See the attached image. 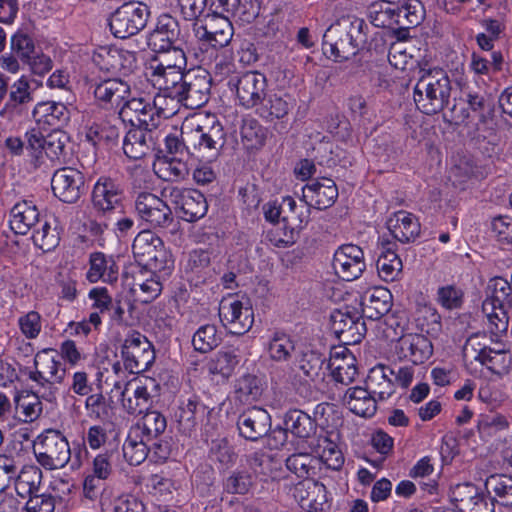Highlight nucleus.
<instances>
[{
	"label": "nucleus",
	"instance_id": "45",
	"mask_svg": "<svg viewBox=\"0 0 512 512\" xmlns=\"http://www.w3.org/2000/svg\"><path fill=\"white\" fill-rule=\"evenodd\" d=\"M266 132V128L257 120H244L240 128L243 148L249 153L260 150L265 145Z\"/></svg>",
	"mask_w": 512,
	"mask_h": 512
},
{
	"label": "nucleus",
	"instance_id": "6",
	"mask_svg": "<svg viewBox=\"0 0 512 512\" xmlns=\"http://www.w3.org/2000/svg\"><path fill=\"white\" fill-rule=\"evenodd\" d=\"M211 85L212 78L207 70L201 67L189 69L170 98L186 108L198 109L208 102Z\"/></svg>",
	"mask_w": 512,
	"mask_h": 512
},
{
	"label": "nucleus",
	"instance_id": "51",
	"mask_svg": "<svg viewBox=\"0 0 512 512\" xmlns=\"http://www.w3.org/2000/svg\"><path fill=\"white\" fill-rule=\"evenodd\" d=\"M487 492L493 493L498 502L503 506H512V477L495 474L485 482Z\"/></svg>",
	"mask_w": 512,
	"mask_h": 512
},
{
	"label": "nucleus",
	"instance_id": "35",
	"mask_svg": "<svg viewBox=\"0 0 512 512\" xmlns=\"http://www.w3.org/2000/svg\"><path fill=\"white\" fill-rule=\"evenodd\" d=\"M282 222L291 230L303 229L310 220L311 209L304 198L297 201L292 196L282 198Z\"/></svg>",
	"mask_w": 512,
	"mask_h": 512
},
{
	"label": "nucleus",
	"instance_id": "28",
	"mask_svg": "<svg viewBox=\"0 0 512 512\" xmlns=\"http://www.w3.org/2000/svg\"><path fill=\"white\" fill-rule=\"evenodd\" d=\"M129 285L135 301L143 304L151 303L162 291V284L153 276L151 270L143 268L133 272V281Z\"/></svg>",
	"mask_w": 512,
	"mask_h": 512
},
{
	"label": "nucleus",
	"instance_id": "31",
	"mask_svg": "<svg viewBox=\"0 0 512 512\" xmlns=\"http://www.w3.org/2000/svg\"><path fill=\"white\" fill-rule=\"evenodd\" d=\"M343 403L356 415L372 417L377 411V400L367 387L355 386L347 389Z\"/></svg>",
	"mask_w": 512,
	"mask_h": 512
},
{
	"label": "nucleus",
	"instance_id": "19",
	"mask_svg": "<svg viewBox=\"0 0 512 512\" xmlns=\"http://www.w3.org/2000/svg\"><path fill=\"white\" fill-rule=\"evenodd\" d=\"M119 115L129 121L132 127L158 129L161 117L156 107L143 98H127L120 108Z\"/></svg>",
	"mask_w": 512,
	"mask_h": 512
},
{
	"label": "nucleus",
	"instance_id": "23",
	"mask_svg": "<svg viewBox=\"0 0 512 512\" xmlns=\"http://www.w3.org/2000/svg\"><path fill=\"white\" fill-rule=\"evenodd\" d=\"M237 428L239 435L244 439L258 441L271 431V416L263 408H249L239 415Z\"/></svg>",
	"mask_w": 512,
	"mask_h": 512
},
{
	"label": "nucleus",
	"instance_id": "53",
	"mask_svg": "<svg viewBox=\"0 0 512 512\" xmlns=\"http://www.w3.org/2000/svg\"><path fill=\"white\" fill-rule=\"evenodd\" d=\"M123 56H126L128 60L131 61L132 52L120 49L101 48L100 52L94 55L93 60L101 70L117 73V71L123 67L120 63Z\"/></svg>",
	"mask_w": 512,
	"mask_h": 512
},
{
	"label": "nucleus",
	"instance_id": "21",
	"mask_svg": "<svg viewBox=\"0 0 512 512\" xmlns=\"http://www.w3.org/2000/svg\"><path fill=\"white\" fill-rule=\"evenodd\" d=\"M333 268L345 281L359 278L366 268L363 250L355 244H344L334 253Z\"/></svg>",
	"mask_w": 512,
	"mask_h": 512
},
{
	"label": "nucleus",
	"instance_id": "9",
	"mask_svg": "<svg viewBox=\"0 0 512 512\" xmlns=\"http://www.w3.org/2000/svg\"><path fill=\"white\" fill-rule=\"evenodd\" d=\"M124 367L133 374L146 371L155 360V352L147 337L138 331H129L121 346Z\"/></svg>",
	"mask_w": 512,
	"mask_h": 512
},
{
	"label": "nucleus",
	"instance_id": "10",
	"mask_svg": "<svg viewBox=\"0 0 512 512\" xmlns=\"http://www.w3.org/2000/svg\"><path fill=\"white\" fill-rule=\"evenodd\" d=\"M134 257L150 270H164L167 267L169 254L162 239L150 230H143L133 241Z\"/></svg>",
	"mask_w": 512,
	"mask_h": 512
},
{
	"label": "nucleus",
	"instance_id": "41",
	"mask_svg": "<svg viewBox=\"0 0 512 512\" xmlns=\"http://www.w3.org/2000/svg\"><path fill=\"white\" fill-rule=\"evenodd\" d=\"M245 466L251 471L254 478L256 476L271 477L277 476V472L280 466L271 454L264 450H256L251 453L244 455Z\"/></svg>",
	"mask_w": 512,
	"mask_h": 512
},
{
	"label": "nucleus",
	"instance_id": "30",
	"mask_svg": "<svg viewBox=\"0 0 512 512\" xmlns=\"http://www.w3.org/2000/svg\"><path fill=\"white\" fill-rule=\"evenodd\" d=\"M394 374L395 368L378 364L369 370L365 387L379 400H385L395 392Z\"/></svg>",
	"mask_w": 512,
	"mask_h": 512
},
{
	"label": "nucleus",
	"instance_id": "64",
	"mask_svg": "<svg viewBox=\"0 0 512 512\" xmlns=\"http://www.w3.org/2000/svg\"><path fill=\"white\" fill-rule=\"evenodd\" d=\"M325 357L315 351L304 352L299 360V369L310 380H315L319 377L320 372L325 363Z\"/></svg>",
	"mask_w": 512,
	"mask_h": 512
},
{
	"label": "nucleus",
	"instance_id": "48",
	"mask_svg": "<svg viewBox=\"0 0 512 512\" xmlns=\"http://www.w3.org/2000/svg\"><path fill=\"white\" fill-rule=\"evenodd\" d=\"M263 393L261 379L254 374H244L236 380L235 395L241 402H251L259 399Z\"/></svg>",
	"mask_w": 512,
	"mask_h": 512
},
{
	"label": "nucleus",
	"instance_id": "29",
	"mask_svg": "<svg viewBox=\"0 0 512 512\" xmlns=\"http://www.w3.org/2000/svg\"><path fill=\"white\" fill-rule=\"evenodd\" d=\"M33 102V89L25 78H21L10 86L8 101L0 115L11 119L15 115H21L27 105Z\"/></svg>",
	"mask_w": 512,
	"mask_h": 512
},
{
	"label": "nucleus",
	"instance_id": "46",
	"mask_svg": "<svg viewBox=\"0 0 512 512\" xmlns=\"http://www.w3.org/2000/svg\"><path fill=\"white\" fill-rule=\"evenodd\" d=\"M140 426L135 431L129 433L126 441L123 444V455L131 465L141 464L150 452L149 442L143 436L137 433Z\"/></svg>",
	"mask_w": 512,
	"mask_h": 512
},
{
	"label": "nucleus",
	"instance_id": "39",
	"mask_svg": "<svg viewBox=\"0 0 512 512\" xmlns=\"http://www.w3.org/2000/svg\"><path fill=\"white\" fill-rule=\"evenodd\" d=\"M310 447L319 456V459L327 468L339 471L344 464V456L337 444L330 440L326 435L317 436Z\"/></svg>",
	"mask_w": 512,
	"mask_h": 512
},
{
	"label": "nucleus",
	"instance_id": "15",
	"mask_svg": "<svg viewBox=\"0 0 512 512\" xmlns=\"http://www.w3.org/2000/svg\"><path fill=\"white\" fill-rule=\"evenodd\" d=\"M219 317L223 326L231 334L239 336L247 333L254 323L252 308L233 296L221 300Z\"/></svg>",
	"mask_w": 512,
	"mask_h": 512
},
{
	"label": "nucleus",
	"instance_id": "36",
	"mask_svg": "<svg viewBox=\"0 0 512 512\" xmlns=\"http://www.w3.org/2000/svg\"><path fill=\"white\" fill-rule=\"evenodd\" d=\"M292 108L293 103L289 95L280 96L267 90L264 100H261L255 111L262 119L272 122L284 118Z\"/></svg>",
	"mask_w": 512,
	"mask_h": 512
},
{
	"label": "nucleus",
	"instance_id": "20",
	"mask_svg": "<svg viewBox=\"0 0 512 512\" xmlns=\"http://www.w3.org/2000/svg\"><path fill=\"white\" fill-rule=\"evenodd\" d=\"M450 497L460 512H494V500L474 484L456 485Z\"/></svg>",
	"mask_w": 512,
	"mask_h": 512
},
{
	"label": "nucleus",
	"instance_id": "47",
	"mask_svg": "<svg viewBox=\"0 0 512 512\" xmlns=\"http://www.w3.org/2000/svg\"><path fill=\"white\" fill-rule=\"evenodd\" d=\"M413 215L405 211H398L390 218L387 226L393 237L402 242L409 243L414 240Z\"/></svg>",
	"mask_w": 512,
	"mask_h": 512
},
{
	"label": "nucleus",
	"instance_id": "62",
	"mask_svg": "<svg viewBox=\"0 0 512 512\" xmlns=\"http://www.w3.org/2000/svg\"><path fill=\"white\" fill-rule=\"evenodd\" d=\"M199 403L196 400L189 399L183 403L178 411L175 413L178 429L184 433L189 434L196 426V414L198 411Z\"/></svg>",
	"mask_w": 512,
	"mask_h": 512
},
{
	"label": "nucleus",
	"instance_id": "24",
	"mask_svg": "<svg viewBox=\"0 0 512 512\" xmlns=\"http://www.w3.org/2000/svg\"><path fill=\"white\" fill-rule=\"evenodd\" d=\"M304 201L311 207L325 210L331 207L338 198V188L330 178L315 179L302 188Z\"/></svg>",
	"mask_w": 512,
	"mask_h": 512
},
{
	"label": "nucleus",
	"instance_id": "12",
	"mask_svg": "<svg viewBox=\"0 0 512 512\" xmlns=\"http://www.w3.org/2000/svg\"><path fill=\"white\" fill-rule=\"evenodd\" d=\"M330 321L333 333L346 345L360 343L367 332L362 314L353 307L346 306L334 310L330 316Z\"/></svg>",
	"mask_w": 512,
	"mask_h": 512
},
{
	"label": "nucleus",
	"instance_id": "25",
	"mask_svg": "<svg viewBox=\"0 0 512 512\" xmlns=\"http://www.w3.org/2000/svg\"><path fill=\"white\" fill-rule=\"evenodd\" d=\"M123 190L115 180L110 177H100L92 191L93 207L102 213L112 211L121 205Z\"/></svg>",
	"mask_w": 512,
	"mask_h": 512
},
{
	"label": "nucleus",
	"instance_id": "54",
	"mask_svg": "<svg viewBox=\"0 0 512 512\" xmlns=\"http://www.w3.org/2000/svg\"><path fill=\"white\" fill-rule=\"evenodd\" d=\"M221 342L215 325L201 326L193 335L192 344L196 351L208 353L216 348Z\"/></svg>",
	"mask_w": 512,
	"mask_h": 512
},
{
	"label": "nucleus",
	"instance_id": "27",
	"mask_svg": "<svg viewBox=\"0 0 512 512\" xmlns=\"http://www.w3.org/2000/svg\"><path fill=\"white\" fill-rule=\"evenodd\" d=\"M328 368L332 378L343 385L352 383L358 374L356 358L346 347L331 352Z\"/></svg>",
	"mask_w": 512,
	"mask_h": 512
},
{
	"label": "nucleus",
	"instance_id": "33",
	"mask_svg": "<svg viewBox=\"0 0 512 512\" xmlns=\"http://www.w3.org/2000/svg\"><path fill=\"white\" fill-rule=\"evenodd\" d=\"M412 6L408 4L404 9V16L408 17L410 14H414L411 11ZM403 12L402 9L395 8L392 2L381 0L373 2L368 7V18L375 27L390 28L394 24H398L400 14Z\"/></svg>",
	"mask_w": 512,
	"mask_h": 512
},
{
	"label": "nucleus",
	"instance_id": "22",
	"mask_svg": "<svg viewBox=\"0 0 512 512\" xmlns=\"http://www.w3.org/2000/svg\"><path fill=\"white\" fill-rule=\"evenodd\" d=\"M163 133L158 129L132 127L123 140V151L130 159H141L155 150Z\"/></svg>",
	"mask_w": 512,
	"mask_h": 512
},
{
	"label": "nucleus",
	"instance_id": "57",
	"mask_svg": "<svg viewBox=\"0 0 512 512\" xmlns=\"http://www.w3.org/2000/svg\"><path fill=\"white\" fill-rule=\"evenodd\" d=\"M210 456L224 468L233 466L237 460V453L227 438H218L211 442Z\"/></svg>",
	"mask_w": 512,
	"mask_h": 512
},
{
	"label": "nucleus",
	"instance_id": "56",
	"mask_svg": "<svg viewBox=\"0 0 512 512\" xmlns=\"http://www.w3.org/2000/svg\"><path fill=\"white\" fill-rule=\"evenodd\" d=\"M254 484L255 479L252 473L247 470H237L224 480L223 488L229 494L245 495Z\"/></svg>",
	"mask_w": 512,
	"mask_h": 512
},
{
	"label": "nucleus",
	"instance_id": "42",
	"mask_svg": "<svg viewBox=\"0 0 512 512\" xmlns=\"http://www.w3.org/2000/svg\"><path fill=\"white\" fill-rule=\"evenodd\" d=\"M32 240L44 252L55 249L60 242V233L55 219L42 217L34 228Z\"/></svg>",
	"mask_w": 512,
	"mask_h": 512
},
{
	"label": "nucleus",
	"instance_id": "8",
	"mask_svg": "<svg viewBox=\"0 0 512 512\" xmlns=\"http://www.w3.org/2000/svg\"><path fill=\"white\" fill-rule=\"evenodd\" d=\"M227 85L245 109H255L268 90L266 76L258 71L235 73L229 77Z\"/></svg>",
	"mask_w": 512,
	"mask_h": 512
},
{
	"label": "nucleus",
	"instance_id": "43",
	"mask_svg": "<svg viewBox=\"0 0 512 512\" xmlns=\"http://www.w3.org/2000/svg\"><path fill=\"white\" fill-rule=\"evenodd\" d=\"M151 81L166 97L172 96L187 70L176 67H151Z\"/></svg>",
	"mask_w": 512,
	"mask_h": 512
},
{
	"label": "nucleus",
	"instance_id": "55",
	"mask_svg": "<svg viewBox=\"0 0 512 512\" xmlns=\"http://www.w3.org/2000/svg\"><path fill=\"white\" fill-rule=\"evenodd\" d=\"M306 485V496H300L302 506L314 511H323L328 501L325 485L317 481L307 482Z\"/></svg>",
	"mask_w": 512,
	"mask_h": 512
},
{
	"label": "nucleus",
	"instance_id": "59",
	"mask_svg": "<svg viewBox=\"0 0 512 512\" xmlns=\"http://www.w3.org/2000/svg\"><path fill=\"white\" fill-rule=\"evenodd\" d=\"M436 300L446 310H458L464 304V291L454 284L440 286Z\"/></svg>",
	"mask_w": 512,
	"mask_h": 512
},
{
	"label": "nucleus",
	"instance_id": "1",
	"mask_svg": "<svg viewBox=\"0 0 512 512\" xmlns=\"http://www.w3.org/2000/svg\"><path fill=\"white\" fill-rule=\"evenodd\" d=\"M187 153L206 162L216 160L226 143L225 129L215 114L198 113L186 120Z\"/></svg>",
	"mask_w": 512,
	"mask_h": 512
},
{
	"label": "nucleus",
	"instance_id": "4",
	"mask_svg": "<svg viewBox=\"0 0 512 512\" xmlns=\"http://www.w3.org/2000/svg\"><path fill=\"white\" fill-rule=\"evenodd\" d=\"M418 110L426 115L439 112L450 95V81L443 70L418 64Z\"/></svg>",
	"mask_w": 512,
	"mask_h": 512
},
{
	"label": "nucleus",
	"instance_id": "11",
	"mask_svg": "<svg viewBox=\"0 0 512 512\" xmlns=\"http://www.w3.org/2000/svg\"><path fill=\"white\" fill-rule=\"evenodd\" d=\"M478 340V335H472L467 339L463 348L464 356L473 357L494 374L507 373L512 363V357L506 345L501 344L499 349H492L489 346L481 345Z\"/></svg>",
	"mask_w": 512,
	"mask_h": 512
},
{
	"label": "nucleus",
	"instance_id": "7",
	"mask_svg": "<svg viewBox=\"0 0 512 512\" xmlns=\"http://www.w3.org/2000/svg\"><path fill=\"white\" fill-rule=\"evenodd\" d=\"M150 17V8L140 1H127L109 17V28L114 37L127 39L142 31Z\"/></svg>",
	"mask_w": 512,
	"mask_h": 512
},
{
	"label": "nucleus",
	"instance_id": "32",
	"mask_svg": "<svg viewBox=\"0 0 512 512\" xmlns=\"http://www.w3.org/2000/svg\"><path fill=\"white\" fill-rule=\"evenodd\" d=\"M41 218L35 205L22 201L15 204L10 211V228L16 234L26 235L31 229L37 227Z\"/></svg>",
	"mask_w": 512,
	"mask_h": 512
},
{
	"label": "nucleus",
	"instance_id": "58",
	"mask_svg": "<svg viewBox=\"0 0 512 512\" xmlns=\"http://www.w3.org/2000/svg\"><path fill=\"white\" fill-rule=\"evenodd\" d=\"M166 427L165 416L156 410L147 411L142 417V436L150 442L160 436Z\"/></svg>",
	"mask_w": 512,
	"mask_h": 512
},
{
	"label": "nucleus",
	"instance_id": "61",
	"mask_svg": "<svg viewBox=\"0 0 512 512\" xmlns=\"http://www.w3.org/2000/svg\"><path fill=\"white\" fill-rule=\"evenodd\" d=\"M441 317L435 308L418 307V330L428 336H436L441 330Z\"/></svg>",
	"mask_w": 512,
	"mask_h": 512
},
{
	"label": "nucleus",
	"instance_id": "26",
	"mask_svg": "<svg viewBox=\"0 0 512 512\" xmlns=\"http://www.w3.org/2000/svg\"><path fill=\"white\" fill-rule=\"evenodd\" d=\"M392 294L384 287L367 289L360 298L362 316L370 320H379L392 308Z\"/></svg>",
	"mask_w": 512,
	"mask_h": 512
},
{
	"label": "nucleus",
	"instance_id": "5",
	"mask_svg": "<svg viewBox=\"0 0 512 512\" xmlns=\"http://www.w3.org/2000/svg\"><path fill=\"white\" fill-rule=\"evenodd\" d=\"M33 453L37 462L46 470L64 468L71 458V449L66 437L58 430L49 429L33 442Z\"/></svg>",
	"mask_w": 512,
	"mask_h": 512
},
{
	"label": "nucleus",
	"instance_id": "63",
	"mask_svg": "<svg viewBox=\"0 0 512 512\" xmlns=\"http://www.w3.org/2000/svg\"><path fill=\"white\" fill-rule=\"evenodd\" d=\"M295 346L288 335L281 332H275L269 342V354L275 361H286L290 358L291 352Z\"/></svg>",
	"mask_w": 512,
	"mask_h": 512
},
{
	"label": "nucleus",
	"instance_id": "50",
	"mask_svg": "<svg viewBox=\"0 0 512 512\" xmlns=\"http://www.w3.org/2000/svg\"><path fill=\"white\" fill-rule=\"evenodd\" d=\"M508 306L495 305L489 301H483L482 311L489 322V329L492 334L500 335L506 333L509 326Z\"/></svg>",
	"mask_w": 512,
	"mask_h": 512
},
{
	"label": "nucleus",
	"instance_id": "44",
	"mask_svg": "<svg viewBox=\"0 0 512 512\" xmlns=\"http://www.w3.org/2000/svg\"><path fill=\"white\" fill-rule=\"evenodd\" d=\"M240 362L239 350L236 348H223L218 351L209 362V372L219 374L228 379Z\"/></svg>",
	"mask_w": 512,
	"mask_h": 512
},
{
	"label": "nucleus",
	"instance_id": "49",
	"mask_svg": "<svg viewBox=\"0 0 512 512\" xmlns=\"http://www.w3.org/2000/svg\"><path fill=\"white\" fill-rule=\"evenodd\" d=\"M451 177L460 183L471 178L483 177L482 167L471 155H458L451 168Z\"/></svg>",
	"mask_w": 512,
	"mask_h": 512
},
{
	"label": "nucleus",
	"instance_id": "2",
	"mask_svg": "<svg viewBox=\"0 0 512 512\" xmlns=\"http://www.w3.org/2000/svg\"><path fill=\"white\" fill-rule=\"evenodd\" d=\"M363 19L347 15L332 24L323 36L325 54L337 61L348 60L355 56L361 44L366 41Z\"/></svg>",
	"mask_w": 512,
	"mask_h": 512
},
{
	"label": "nucleus",
	"instance_id": "60",
	"mask_svg": "<svg viewBox=\"0 0 512 512\" xmlns=\"http://www.w3.org/2000/svg\"><path fill=\"white\" fill-rule=\"evenodd\" d=\"M90 268L87 272V279L91 283H95L100 279L104 281H111L114 274L112 270V265L110 266V272L107 273L108 269V260L106 256L101 252H94L90 255L89 258Z\"/></svg>",
	"mask_w": 512,
	"mask_h": 512
},
{
	"label": "nucleus",
	"instance_id": "52",
	"mask_svg": "<svg viewBox=\"0 0 512 512\" xmlns=\"http://www.w3.org/2000/svg\"><path fill=\"white\" fill-rule=\"evenodd\" d=\"M512 287L502 277L490 279L486 288V299L495 305L512 307Z\"/></svg>",
	"mask_w": 512,
	"mask_h": 512
},
{
	"label": "nucleus",
	"instance_id": "13",
	"mask_svg": "<svg viewBox=\"0 0 512 512\" xmlns=\"http://www.w3.org/2000/svg\"><path fill=\"white\" fill-rule=\"evenodd\" d=\"M147 46L153 52H165L167 49L183 46L185 37L178 20L168 13L157 17L154 28L146 36Z\"/></svg>",
	"mask_w": 512,
	"mask_h": 512
},
{
	"label": "nucleus",
	"instance_id": "37",
	"mask_svg": "<svg viewBox=\"0 0 512 512\" xmlns=\"http://www.w3.org/2000/svg\"><path fill=\"white\" fill-rule=\"evenodd\" d=\"M376 267L379 277L388 282L393 281L402 270L401 259L394 251V243L381 242Z\"/></svg>",
	"mask_w": 512,
	"mask_h": 512
},
{
	"label": "nucleus",
	"instance_id": "18",
	"mask_svg": "<svg viewBox=\"0 0 512 512\" xmlns=\"http://www.w3.org/2000/svg\"><path fill=\"white\" fill-rule=\"evenodd\" d=\"M193 31L197 39L213 48L227 46L234 34V29L228 15H207L206 23L193 24Z\"/></svg>",
	"mask_w": 512,
	"mask_h": 512
},
{
	"label": "nucleus",
	"instance_id": "16",
	"mask_svg": "<svg viewBox=\"0 0 512 512\" xmlns=\"http://www.w3.org/2000/svg\"><path fill=\"white\" fill-rule=\"evenodd\" d=\"M134 206L138 216L154 228H168L174 222L171 208L162 198L153 193H139L135 198Z\"/></svg>",
	"mask_w": 512,
	"mask_h": 512
},
{
	"label": "nucleus",
	"instance_id": "17",
	"mask_svg": "<svg viewBox=\"0 0 512 512\" xmlns=\"http://www.w3.org/2000/svg\"><path fill=\"white\" fill-rule=\"evenodd\" d=\"M51 188L60 201L74 204L85 194V176L73 167L59 168L52 176Z\"/></svg>",
	"mask_w": 512,
	"mask_h": 512
},
{
	"label": "nucleus",
	"instance_id": "34",
	"mask_svg": "<svg viewBox=\"0 0 512 512\" xmlns=\"http://www.w3.org/2000/svg\"><path fill=\"white\" fill-rule=\"evenodd\" d=\"M283 425L293 437L307 440L312 438L317 430L316 421L300 409H289L283 417Z\"/></svg>",
	"mask_w": 512,
	"mask_h": 512
},
{
	"label": "nucleus",
	"instance_id": "40",
	"mask_svg": "<svg viewBox=\"0 0 512 512\" xmlns=\"http://www.w3.org/2000/svg\"><path fill=\"white\" fill-rule=\"evenodd\" d=\"M33 115L37 122L48 124L53 127V129H60L70 118L67 107L57 102H42L37 104L33 110Z\"/></svg>",
	"mask_w": 512,
	"mask_h": 512
},
{
	"label": "nucleus",
	"instance_id": "14",
	"mask_svg": "<svg viewBox=\"0 0 512 512\" xmlns=\"http://www.w3.org/2000/svg\"><path fill=\"white\" fill-rule=\"evenodd\" d=\"M161 194L175 205V209L182 213L181 217L185 221H196L207 213L206 198L196 189L165 187Z\"/></svg>",
	"mask_w": 512,
	"mask_h": 512
},
{
	"label": "nucleus",
	"instance_id": "38",
	"mask_svg": "<svg viewBox=\"0 0 512 512\" xmlns=\"http://www.w3.org/2000/svg\"><path fill=\"white\" fill-rule=\"evenodd\" d=\"M130 86L120 79H107L97 84L94 89L95 97L116 107L122 106L125 99L130 97Z\"/></svg>",
	"mask_w": 512,
	"mask_h": 512
},
{
	"label": "nucleus",
	"instance_id": "3",
	"mask_svg": "<svg viewBox=\"0 0 512 512\" xmlns=\"http://www.w3.org/2000/svg\"><path fill=\"white\" fill-rule=\"evenodd\" d=\"M25 375L34 383L32 394L50 403L58 394V386L64 381L66 369L53 350H42L34 357V369H26Z\"/></svg>",
	"mask_w": 512,
	"mask_h": 512
}]
</instances>
